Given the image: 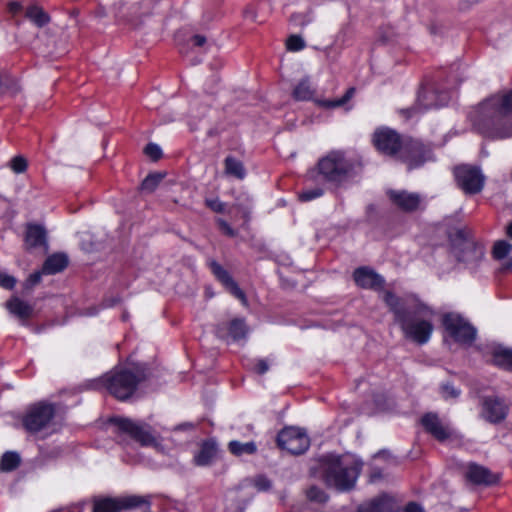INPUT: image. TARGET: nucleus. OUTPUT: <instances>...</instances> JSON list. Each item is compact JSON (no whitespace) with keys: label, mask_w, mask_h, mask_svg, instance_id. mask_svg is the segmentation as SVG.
I'll use <instances>...</instances> for the list:
<instances>
[{"label":"nucleus","mask_w":512,"mask_h":512,"mask_svg":"<svg viewBox=\"0 0 512 512\" xmlns=\"http://www.w3.org/2000/svg\"><path fill=\"white\" fill-rule=\"evenodd\" d=\"M472 128L490 139L512 137V89L494 93L477 105L468 114Z\"/></svg>","instance_id":"nucleus-1"},{"label":"nucleus","mask_w":512,"mask_h":512,"mask_svg":"<svg viewBox=\"0 0 512 512\" xmlns=\"http://www.w3.org/2000/svg\"><path fill=\"white\" fill-rule=\"evenodd\" d=\"M384 301L394 314L406 338L418 344L426 343L433 330L431 319L432 310L420 303H410L402 300L392 292H385Z\"/></svg>","instance_id":"nucleus-2"},{"label":"nucleus","mask_w":512,"mask_h":512,"mask_svg":"<svg viewBox=\"0 0 512 512\" xmlns=\"http://www.w3.org/2000/svg\"><path fill=\"white\" fill-rule=\"evenodd\" d=\"M319 469L328 486L348 491L355 486L361 466L356 462L346 464L340 456L330 454L319 459Z\"/></svg>","instance_id":"nucleus-3"},{"label":"nucleus","mask_w":512,"mask_h":512,"mask_svg":"<svg viewBox=\"0 0 512 512\" xmlns=\"http://www.w3.org/2000/svg\"><path fill=\"white\" fill-rule=\"evenodd\" d=\"M360 169V162L347 158L341 151H332L318 162L319 174L335 185L353 178Z\"/></svg>","instance_id":"nucleus-4"},{"label":"nucleus","mask_w":512,"mask_h":512,"mask_svg":"<svg viewBox=\"0 0 512 512\" xmlns=\"http://www.w3.org/2000/svg\"><path fill=\"white\" fill-rule=\"evenodd\" d=\"M451 251L459 262L476 263L483 255V247L478 245L465 229H454L449 233Z\"/></svg>","instance_id":"nucleus-5"},{"label":"nucleus","mask_w":512,"mask_h":512,"mask_svg":"<svg viewBox=\"0 0 512 512\" xmlns=\"http://www.w3.org/2000/svg\"><path fill=\"white\" fill-rule=\"evenodd\" d=\"M96 387H105L117 399L126 400L128 398V367L126 364L116 366L98 379Z\"/></svg>","instance_id":"nucleus-6"},{"label":"nucleus","mask_w":512,"mask_h":512,"mask_svg":"<svg viewBox=\"0 0 512 512\" xmlns=\"http://www.w3.org/2000/svg\"><path fill=\"white\" fill-rule=\"evenodd\" d=\"M55 408L52 404L40 402L32 406L23 419L25 429L30 433H39L51 425Z\"/></svg>","instance_id":"nucleus-7"},{"label":"nucleus","mask_w":512,"mask_h":512,"mask_svg":"<svg viewBox=\"0 0 512 512\" xmlns=\"http://www.w3.org/2000/svg\"><path fill=\"white\" fill-rule=\"evenodd\" d=\"M457 186L467 195H474L482 191L485 176L478 167L460 165L454 169Z\"/></svg>","instance_id":"nucleus-8"},{"label":"nucleus","mask_w":512,"mask_h":512,"mask_svg":"<svg viewBox=\"0 0 512 512\" xmlns=\"http://www.w3.org/2000/svg\"><path fill=\"white\" fill-rule=\"evenodd\" d=\"M450 96L447 91H439L434 85L422 86L418 97L417 104L402 112L407 113V117H411L416 112H422L429 108L444 106L449 102Z\"/></svg>","instance_id":"nucleus-9"},{"label":"nucleus","mask_w":512,"mask_h":512,"mask_svg":"<svg viewBox=\"0 0 512 512\" xmlns=\"http://www.w3.org/2000/svg\"><path fill=\"white\" fill-rule=\"evenodd\" d=\"M479 404L481 418L490 424L502 423L509 413L508 403L497 395L481 396Z\"/></svg>","instance_id":"nucleus-10"},{"label":"nucleus","mask_w":512,"mask_h":512,"mask_svg":"<svg viewBox=\"0 0 512 512\" xmlns=\"http://www.w3.org/2000/svg\"><path fill=\"white\" fill-rule=\"evenodd\" d=\"M153 372L148 364L130 361V399L140 398L150 391Z\"/></svg>","instance_id":"nucleus-11"},{"label":"nucleus","mask_w":512,"mask_h":512,"mask_svg":"<svg viewBox=\"0 0 512 512\" xmlns=\"http://www.w3.org/2000/svg\"><path fill=\"white\" fill-rule=\"evenodd\" d=\"M277 444L282 450H286L293 455H299L309 448L310 441L302 429L287 427L279 432Z\"/></svg>","instance_id":"nucleus-12"},{"label":"nucleus","mask_w":512,"mask_h":512,"mask_svg":"<svg viewBox=\"0 0 512 512\" xmlns=\"http://www.w3.org/2000/svg\"><path fill=\"white\" fill-rule=\"evenodd\" d=\"M397 158L406 163L409 169H412L430 159V150L417 140L405 138Z\"/></svg>","instance_id":"nucleus-13"},{"label":"nucleus","mask_w":512,"mask_h":512,"mask_svg":"<svg viewBox=\"0 0 512 512\" xmlns=\"http://www.w3.org/2000/svg\"><path fill=\"white\" fill-rule=\"evenodd\" d=\"M443 324L457 342L471 344L476 337V329L457 314H446Z\"/></svg>","instance_id":"nucleus-14"},{"label":"nucleus","mask_w":512,"mask_h":512,"mask_svg":"<svg viewBox=\"0 0 512 512\" xmlns=\"http://www.w3.org/2000/svg\"><path fill=\"white\" fill-rule=\"evenodd\" d=\"M404 140L405 138H402L397 132L391 129L376 131L373 139L375 146L380 152L396 157Z\"/></svg>","instance_id":"nucleus-15"},{"label":"nucleus","mask_w":512,"mask_h":512,"mask_svg":"<svg viewBox=\"0 0 512 512\" xmlns=\"http://www.w3.org/2000/svg\"><path fill=\"white\" fill-rule=\"evenodd\" d=\"M387 195L391 203L399 210L412 213L420 207L422 197L418 193L406 190H388Z\"/></svg>","instance_id":"nucleus-16"},{"label":"nucleus","mask_w":512,"mask_h":512,"mask_svg":"<svg viewBox=\"0 0 512 512\" xmlns=\"http://www.w3.org/2000/svg\"><path fill=\"white\" fill-rule=\"evenodd\" d=\"M130 438L138 442L141 446H150L157 450L162 448L158 441V435L152 426L144 422L130 421Z\"/></svg>","instance_id":"nucleus-17"},{"label":"nucleus","mask_w":512,"mask_h":512,"mask_svg":"<svg viewBox=\"0 0 512 512\" xmlns=\"http://www.w3.org/2000/svg\"><path fill=\"white\" fill-rule=\"evenodd\" d=\"M209 267L216 279L225 287L229 293L239 299L243 304L247 303L245 293L239 288L238 284L226 269H224L215 260L209 262Z\"/></svg>","instance_id":"nucleus-18"},{"label":"nucleus","mask_w":512,"mask_h":512,"mask_svg":"<svg viewBox=\"0 0 512 512\" xmlns=\"http://www.w3.org/2000/svg\"><path fill=\"white\" fill-rule=\"evenodd\" d=\"M248 327L244 319L235 318L229 323H221L216 328V334L219 338L225 339L230 336L234 341L246 338Z\"/></svg>","instance_id":"nucleus-19"},{"label":"nucleus","mask_w":512,"mask_h":512,"mask_svg":"<svg viewBox=\"0 0 512 512\" xmlns=\"http://www.w3.org/2000/svg\"><path fill=\"white\" fill-rule=\"evenodd\" d=\"M354 280L358 286L365 289H381L384 279L372 269L360 267L354 271Z\"/></svg>","instance_id":"nucleus-20"},{"label":"nucleus","mask_w":512,"mask_h":512,"mask_svg":"<svg viewBox=\"0 0 512 512\" xmlns=\"http://www.w3.org/2000/svg\"><path fill=\"white\" fill-rule=\"evenodd\" d=\"M421 424L425 430L439 441H444L450 437L451 433L435 413H426L421 418Z\"/></svg>","instance_id":"nucleus-21"},{"label":"nucleus","mask_w":512,"mask_h":512,"mask_svg":"<svg viewBox=\"0 0 512 512\" xmlns=\"http://www.w3.org/2000/svg\"><path fill=\"white\" fill-rule=\"evenodd\" d=\"M466 477L474 484L493 485L499 481V476L493 474L488 468L472 463L468 466Z\"/></svg>","instance_id":"nucleus-22"},{"label":"nucleus","mask_w":512,"mask_h":512,"mask_svg":"<svg viewBox=\"0 0 512 512\" xmlns=\"http://www.w3.org/2000/svg\"><path fill=\"white\" fill-rule=\"evenodd\" d=\"M357 512H393V510L389 498L386 495H380L361 504Z\"/></svg>","instance_id":"nucleus-23"},{"label":"nucleus","mask_w":512,"mask_h":512,"mask_svg":"<svg viewBox=\"0 0 512 512\" xmlns=\"http://www.w3.org/2000/svg\"><path fill=\"white\" fill-rule=\"evenodd\" d=\"M217 445L215 441L208 440L203 442L199 453L195 456L194 461L198 466H206L211 464L217 455Z\"/></svg>","instance_id":"nucleus-24"},{"label":"nucleus","mask_w":512,"mask_h":512,"mask_svg":"<svg viewBox=\"0 0 512 512\" xmlns=\"http://www.w3.org/2000/svg\"><path fill=\"white\" fill-rule=\"evenodd\" d=\"M68 264V259L64 254H53L45 261L42 273L55 274L62 271Z\"/></svg>","instance_id":"nucleus-25"},{"label":"nucleus","mask_w":512,"mask_h":512,"mask_svg":"<svg viewBox=\"0 0 512 512\" xmlns=\"http://www.w3.org/2000/svg\"><path fill=\"white\" fill-rule=\"evenodd\" d=\"M493 363L501 368L512 371V350L496 346L492 351Z\"/></svg>","instance_id":"nucleus-26"},{"label":"nucleus","mask_w":512,"mask_h":512,"mask_svg":"<svg viewBox=\"0 0 512 512\" xmlns=\"http://www.w3.org/2000/svg\"><path fill=\"white\" fill-rule=\"evenodd\" d=\"M6 307L10 311V313L16 315L21 319L29 318L33 311L32 307L28 303L20 300L17 297H13L12 299H10L6 303Z\"/></svg>","instance_id":"nucleus-27"},{"label":"nucleus","mask_w":512,"mask_h":512,"mask_svg":"<svg viewBox=\"0 0 512 512\" xmlns=\"http://www.w3.org/2000/svg\"><path fill=\"white\" fill-rule=\"evenodd\" d=\"M123 507V501L111 498H101L94 501L93 512H120Z\"/></svg>","instance_id":"nucleus-28"},{"label":"nucleus","mask_w":512,"mask_h":512,"mask_svg":"<svg viewBox=\"0 0 512 512\" xmlns=\"http://www.w3.org/2000/svg\"><path fill=\"white\" fill-rule=\"evenodd\" d=\"M225 173L229 176L242 180L246 175L243 163L232 156H228L224 161Z\"/></svg>","instance_id":"nucleus-29"},{"label":"nucleus","mask_w":512,"mask_h":512,"mask_svg":"<svg viewBox=\"0 0 512 512\" xmlns=\"http://www.w3.org/2000/svg\"><path fill=\"white\" fill-rule=\"evenodd\" d=\"M25 241L26 244L31 247L42 245L45 241L44 229L39 225H29L27 227Z\"/></svg>","instance_id":"nucleus-30"},{"label":"nucleus","mask_w":512,"mask_h":512,"mask_svg":"<svg viewBox=\"0 0 512 512\" xmlns=\"http://www.w3.org/2000/svg\"><path fill=\"white\" fill-rule=\"evenodd\" d=\"M165 172H154L146 176L142 181L139 190L144 193H152L159 186L162 180L165 178Z\"/></svg>","instance_id":"nucleus-31"},{"label":"nucleus","mask_w":512,"mask_h":512,"mask_svg":"<svg viewBox=\"0 0 512 512\" xmlns=\"http://www.w3.org/2000/svg\"><path fill=\"white\" fill-rule=\"evenodd\" d=\"M25 16L38 27H42L49 22V16L37 5H30L25 10Z\"/></svg>","instance_id":"nucleus-32"},{"label":"nucleus","mask_w":512,"mask_h":512,"mask_svg":"<svg viewBox=\"0 0 512 512\" xmlns=\"http://www.w3.org/2000/svg\"><path fill=\"white\" fill-rule=\"evenodd\" d=\"M315 91L312 89L310 82L307 78L302 79L293 90V97L299 101H306L312 99Z\"/></svg>","instance_id":"nucleus-33"},{"label":"nucleus","mask_w":512,"mask_h":512,"mask_svg":"<svg viewBox=\"0 0 512 512\" xmlns=\"http://www.w3.org/2000/svg\"><path fill=\"white\" fill-rule=\"evenodd\" d=\"M228 447L229 451L236 456H241L244 454L252 455L257 451V446L252 441L246 443H241L239 441H231Z\"/></svg>","instance_id":"nucleus-34"},{"label":"nucleus","mask_w":512,"mask_h":512,"mask_svg":"<svg viewBox=\"0 0 512 512\" xmlns=\"http://www.w3.org/2000/svg\"><path fill=\"white\" fill-rule=\"evenodd\" d=\"M355 94V88L350 87L343 97L336 100H316V103L318 106L326 108V109H333L340 106L345 105Z\"/></svg>","instance_id":"nucleus-35"},{"label":"nucleus","mask_w":512,"mask_h":512,"mask_svg":"<svg viewBox=\"0 0 512 512\" xmlns=\"http://www.w3.org/2000/svg\"><path fill=\"white\" fill-rule=\"evenodd\" d=\"M20 463V457L15 452H6L3 454L0 460V469L2 471H12L14 470Z\"/></svg>","instance_id":"nucleus-36"},{"label":"nucleus","mask_w":512,"mask_h":512,"mask_svg":"<svg viewBox=\"0 0 512 512\" xmlns=\"http://www.w3.org/2000/svg\"><path fill=\"white\" fill-rule=\"evenodd\" d=\"M306 498L315 503H325L328 499V495L318 486L311 485L305 490Z\"/></svg>","instance_id":"nucleus-37"},{"label":"nucleus","mask_w":512,"mask_h":512,"mask_svg":"<svg viewBox=\"0 0 512 512\" xmlns=\"http://www.w3.org/2000/svg\"><path fill=\"white\" fill-rule=\"evenodd\" d=\"M80 246L86 252H92L97 249L98 244L94 241V236L86 231L80 233Z\"/></svg>","instance_id":"nucleus-38"},{"label":"nucleus","mask_w":512,"mask_h":512,"mask_svg":"<svg viewBox=\"0 0 512 512\" xmlns=\"http://www.w3.org/2000/svg\"><path fill=\"white\" fill-rule=\"evenodd\" d=\"M512 249V245L506 241H498L494 244L493 255L496 259H504Z\"/></svg>","instance_id":"nucleus-39"},{"label":"nucleus","mask_w":512,"mask_h":512,"mask_svg":"<svg viewBox=\"0 0 512 512\" xmlns=\"http://www.w3.org/2000/svg\"><path fill=\"white\" fill-rule=\"evenodd\" d=\"M111 426L113 431L120 434L122 440L124 441L126 438V434L128 433V420L125 418H113L111 420Z\"/></svg>","instance_id":"nucleus-40"},{"label":"nucleus","mask_w":512,"mask_h":512,"mask_svg":"<svg viewBox=\"0 0 512 512\" xmlns=\"http://www.w3.org/2000/svg\"><path fill=\"white\" fill-rule=\"evenodd\" d=\"M143 153L152 161H158L162 157V150L155 143L147 144L143 149Z\"/></svg>","instance_id":"nucleus-41"},{"label":"nucleus","mask_w":512,"mask_h":512,"mask_svg":"<svg viewBox=\"0 0 512 512\" xmlns=\"http://www.w3.org/2000/svg\"><path fill=\"white\" fill-rule=\"evenodd\" d=\"M287 49L290 51H299L305 47L304 40L298 35H291L286 42Z\"/></svg>","instance_id":"nucleus-42"},{"label":"nucleus","mask_w":512,"mask_h":512,"mask_svg":"<svg viewBox=\"0 0 512 512\" xmlns=\"http://www.w3.org/2000/svg\"><path fill=\"white\" fill-rule=\"evenodd\" d=\"M150 506V498L148 496L130 495V509Z\"/></svg>","instance_id":"nucleus-43"},{"label":"nucleus","mask_w":512,"mask_h":512,"mask_svg":"<svg viewBox=\"0 0 512 512\" xmlns=\"http://www.w3.org/2000/svg\"><path fill=\"white\" fill-rule=\"evenodd\" d=\"M323 194V189L321 188H313L309 190H305L299 194V199L301 201H310L315 198L320 197Z\"/></svg>","instance_id":"nucleus-44"},{"label":"nucleus","mask_w":512,"mask_h":512,"mask_svg":"<svg viewBox=\"0 0 512 512\" xmlns=\"http://www.w3.org/2000/svg\"><path fill=\"white\" fill-rule=\"evenodd\" d=\"M27 168V161L22 156H16L11 160V169L15 173H23Z\"/></svg>","instance_id":"nucleus-45"},{"label":"nucleus","mask_w":512,"mask_h":512,"mask_svg":"<svg viewBox=\"0 0 512 512\" xmlns=\"http://www.w3.org/2000/svg\"><path fill=\"white\" fill-rule=\"evenodd\" d=\"M442 393L444 398H457L460 395V390L456 389L453 385H442Z\"/></svg>","instance_id":"nucleus-46"},{"label":"nucleus","mask_w":512,"mask_h":512,"mask_svg":"<svg viewBox=\"0 0 512 512\" xmlns=\"http://www.w3.org/2000/svg\"><path fill=\"white\" fill-rule=\"evenodd\" d=\"M254 484L256 488L260 491H266L271 488V482L265 476H257L254 479Z\"/></svg>","instance_id":"nucleus-47"},{"label":"nucleus","mask_w":512,"mask_h":512,"mask_svg":"<svg viewBox=\"0 0 512 512\" xmlns=\"http://www.w3.org/2000/svg\"><path fill=\"white\" fill-rule=\"evenodd\" d=\"M16 283V280L13 276H10L5 273H0V287L5 289H12Z\"/></svg>","instance_id":"nucleus-48"},{"label":"nucleus","mask_w":512,"mask_h":512,"mask_svg":"<svg viewBox=\"0 0 512 512\" xmlns=\"http://www.w3.org/2000/svg\"><path fill=\"white\" fill-rule=\"evenodd\" d=\"M206 205L217 213H222L225 210V204L219 201L218 199H207Z\"/></svg>","instance_id":"nucleus-49"},{"label":"nucleus","mask_w":512,"mask_h":512,"mask_svg":"<svg viewBox=\"0 0 512 512\" xmlns=\"http://www.w3.org/2000/svg\"><path fill=\"white\" fill-rule=\"evenodd\" d=\"M218 224L221 231L226 235L230 237H234L236 235L235 231L230 227V225L226 221L219 219Z\"/></svg>","instance_id":"nucleus-50"},{"label":"nucleus","mask_w":512,"mask_h":512,"mask_svg":"<svg viewBox=\"0 0 512 512\" xmlns=\"http://www.w3.org/2000/svg\"><path fill=\"white\" fill-rule=\"evenodd\" d=\"M269 369V364L266 360L264 359H259L257 360V363H256V366L254 368V371L258 374H264L265 372H267Z\"/></svg>","instance_id":"nucleus-51"},{"label":"nucleus","mask_w":512,"mask_h":512,"mask_svg":"<svg viewBox=\"0 0 512 512\" xmlns=\"http://www.w3.org/2000/svg\"><path fill=\"white\" fill-rule=\"evenodd\" d=\"M42 271L41 272H35L33 274H31L27 280V287H32L34 285H36L37 283H39V281L41 280V276H42Z\"/></svg>","instance_id":"nucleus-52"},{"label":"nucleus","mask_w":512,"mask_h":512,"mask_svg":"<svg viewBox=\"0 0 512 512\" xmlns=\"http://www.w3.org/2000/svg\"><path fill=\"white\" fill-rule=\"evenodd\" d=\"M8 10L12 15H17L20 11L23 10L22 4L17 1H12L8 4Z\"/></svg>","instance_id":"nucleus-53"},{"label":"nucleus","mask_w":512,"mask_h":512,"mask_svg":"<svg viewBox=\"0 0 512 512\" xmlns=\"http://www.w3.org/2000/svg\"><path fill=\"white\" fill-rule=\"evenodd\" d=\"M481 0H461L459 2V8L461 10H467L469 9L470 7H472L473 5L479 3Z\"/></svg>","instance_id":"nucleus-54"},{"label":"nucleus","mask_w":512,"mask_h":512,"mask_svg":"<svg viewBox=\"0 0 512 512\" xmlns=\"http://www.w3.org/2000/svg\"><path fill=\"white\" fill-rule=\"evenodd\" d=\"M405 512H424V510L419 504L415 502H410L409 504H407Z\"/></svg>","instance_id":"nucleus-55"},{"label":"nucleus","mask_w":512,"mask_h":512,"mask_svg":"<svg viewBox=\"0 0 512 512\" xmlns=\"http://www.w3.org/2000/svg\"><path fill=\"white\" fill-rule=\"evenodd\" d=\"M192 41L196 46H203L206 43V37L203 35H194Z\"/></svg>","instance_id":"nucleus-56"},{"label":"nucleus","mask_w":512,"mask_h":512,"mask_svg":"<svg viewBox=\"0 0 512 512\" xmlns=\"http://www.w3.org/2000/svg\"><path fill=\"white\" fill-rule=\"evenodd\" d=\"M195 425L190 422L182 423L178 425L175 429L176 430H192L194 429Z\"/></svg>","instance_id":"nucleus-57"},{"label":"nucleus","mask_w":512,"mask_h":512,"mask_svg":"<svg viewBox=\"0 0 512 512\" xmlns=\"http://www.w3.org/2000/svg\"><path fill=\"white\" fill-rule=\"evenodd\" d=\"M381 471L379 469H374L371 473V480L375 481L379 478H381Z\"/></svg>","instance_id":"nucleus-58"},{"label":"nucleus","mask_w":512,"mask_h":512,"mask_svg":"<svg viewBox=\"0 0 512 512\" xmlns=\"http://www.w3.org/2000/svg\"><path fill=\"white\" fill-rule=\"evenodd\" d=\"M512 268V260H508L503 267L501 268L502 271H508Z\"/></svg>","instance_id":"nucleus-59"},{"label":"nucleus","mask_w":512,"mask_h":512,"mask_svg":"<svg viewBox=\"0 0 512 512\" xmlns=\"http://www.w3.org/2000/svg\"><path fill=\"white\" fill-rule=\"evenodd\" d=\"M507 234L510 238H512V222L507 227Z\"/></svg>","instance_id":"nucleus-60"},{"label":"nucleus","mask_w":512,"mask_h":512,"mask_svg":"<svg viewBox=\"0 0 512 512\" xmlns=\"http://www.w3.org/2000/svg\"><path fill=\"white\" fill-rule=\"evenodd\" d=\"M118 302V299H112L110 303L107 304V306H114Z\"/></svg>","instance_id":"nucleus-61"},{"label":"nucleus","mask_w":512,"mask_h":512,"mask_svg":"<svg viewBox=\"0 0 512 512\" xmlns=\"http://www.w3.org/2000/svg\"><path fill=\"white\" fill-rule=\"evenodd\" d=\"M96 314V310L94 309L92 312L89 313V315H95Z\"/></svg>","instance_id":"nucleus-62"},{"label":"nucleus","mask_w":512,"mask_h":512,"mask_svg":"<svg viewBox=\"0 0 512 512\" xmlns=\"http://www.w3.org/2000/svg\"><path fill=\"white\" fill-rule=\"evenodd\" d=\"M388 40H389L388 38H384V37L382 38V41H383V42H386V41H388Z\"/></svg>","instance_id":"nucleus-63"},{"label":"nucleus","mask_w":512,"mask_h":512,"mask_svg":"<svg viewBox=\"0 0 512 512\" xmlns=\"http://www.w3.org/2000/svg\"><path fill=\"white\" fill-rule=\"evenodd\" d=\"M244 217L248 218V213L247 212H244Z\"/></svg>","instance_id":"nucleus-64"}]
</instances>
